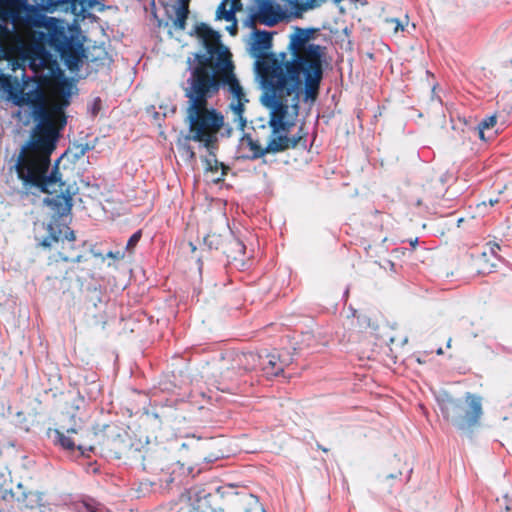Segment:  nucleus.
I'll use <instances>...</instances> for the list:
<instances>
[{
	"instance_id": "f257e3e1",
	"label": "nucleus",
	"mask_w": 512,
	"mask_h": 512,
	"mask_svg": "<svg viewBox=\"0 0 512 512\" xmlns=\"http://www.w3.org/2000/svg\"><path fill=\"white\" fill-rule=\"evenodd\" d=\"M316 29L296 27L290 36L283 61L276 68L284 69L287 95L292 101L315 102L319 96L326 63V47L311 43Z\"/></svg>"
},
{
	"instance_id": "f03ea898",
	"label": "nucleus",
	"mask_w": 512,
	"mask_h": 512,
	"mask_svg": "<svg viewBox=\"0 0 512 512\" xmlns=\"http://www.w3.org/2000/svg\"><path fill=\"white\" fill-rule=\"evenodd\" d=\"M196 35L202 40L206 54L198 56V64L193 69L188 81L204 78L209 82L222 84L232 95L230 107L235 117L244 128L246 120L243 117L244 105L247 102L242 86L235 75V65L230 50L222 44L219 32L206 23L195 26Z\"/></svg>"
},
{
	"instance_id": "7ed1b4c3",
	"label": "nucleus",
	"mask_w": 512,
	"mask_h": 512,
	"mask_svg": "<svg viewBox=\"0 0 512 512\" xmlns=\"http://www.w3.org/2000/svg\"><path fill=\"white\" fill-rule=\"evenodd\" d=\"M272 47V33L256 30L250 47V55L256 59L255 71L263 89L262 101L271 109V124L275 130L289 125L283 117L287 111V87L284 69L276 68L283 61L282 52H269Z\"/></svg>"
},
{
	"instance_id": "20e7f679",
	"label": "nucleus",
	"mask_w": 512,
	"mask_h": 512,
	"mask_svg": "<svg viewBox=\"0 0 512 512\" xmlns=\"http://www.w3.org/2000/svg\"><path fill=\"white\" fill-rule=\"evenodd\" d=\"M60 131H47L42 126L32 128L22 145L14 165L24 188H36L41 192L50 191V186L59 181L57 166L48 173L51 155L56 150Z\"/></svg>"
},
{
	"instance_id": "39448f33",
	"label": "nucleus",
	"mask_w": 512,
	"mask_h": 512,
	"mask_svg": "<svg viewBox=\"0 0 512 512\" xmlns=\"http://www.w3.org/2000/svg\"><path fill=\"white\" fill-rule=\"evenodd\" d=\"M185 97L188 98L187 121L189 135L187 139L203 143L210 149L217 142V134L223 126V116L215 109L208 108V99L216 95L222 84L200 78L188 81Z\"/></svg>"
},
{
	"instance_id": "423d86ee",
	"label": "nucleus",
	"mask_w": 512,
	"mask_h": 512,
	"mask_svg": "<svg viewBox=\"0 0 512 512\" xmlns=\"http://www.w3.org/2000/svg\"><path fill=\"white\" fill-rule=\"evenodd\" d=\"M40 245L47 251V279H69L74 265L87 260L86 243L77 241L75 232L58 220L47 226V235Z\"/></svg>"
},
{
	"instance_id": "0eeeda50",
	"label": "nucleus",
	"mask_w": 512,
	"mask_h": 512,
	"mask_svg": "<svg viewBox=\"0 0 512 512\" xmlns=\"http://www.w3.org/2000/svg\"><path fill=\"white\" fill-rule=\"evenodd\" d=\"M11 18L14 24L23 23L27 26L46 28L47 33H39V40L48 43L59 54L69 70H75L79 67L83 54V44L77 37L68 35L62 27H58L55 19H21L19 11H11Z\"/></svg>"
},
{
	"instance_id": "6e6552de",
	"label": "nucleus",
	"mask_w": 512,
	"mask_h": 512,
	"mask_svg": "<svg viewBox=\"0 0 512 512\" xmlns=\"http://www.w3.org/2000/svg\"><path fill=\"white\" fill-rule=\"evenodd\" d=\"M299 108L300 106L298 100L292 101L291 105L287 103V111L286 115L283 117V120L288 122L289 125L285 126L283 129H274L271 124V113L269 114L268 124L271 128L272 134L266 147H262L259 141L254 140L250 135H244L242 141L246 143V145L252 151V155L248 158L255 160L265 156L266 154H276L284 152L288 149H294L299 145L305 147L307 132L304 131V125L299 127L297 135L292 137L287 135L295 125L299 114Z\"/></svg>"
},
{
	"instance_id": "1a4fd4ad",
	"label": "nucleus",
	"mask_w": 512,
	"mask_h": 512,
	"mask_svg": "<svg viewBox=\"0 0 512 512\" xmlns=\"http://www.w3.org/2000/svg\"><path fill=\"white\" fill-rule=\"evenodd\" d=\"M482 397L467 392L463 399L445 393L438 398L443 418L463 432H471L480 424L483 415Z\"/></svg>"
},
{
	"instance_id": "9d476101",
	"label": "nucleus",
	"mask_w": 512,
	"mask_h": 512,
	"mask_svg": "<svg viewBox=\"0 0 512 512\" xmlns=\"http://www.w3.org/2000/svg\"><path fill=\"white\" fill-rule=\"evenodd\" d=\"M20 103L32 108V115L36 121L33 128L42 126L47 131H61L65 127L67 121L63 110L59 106L48 108L45 92L40 87L24 92Z\"/></svg>"
},
{
	"instance_id": "9b49d317",
	"label": "nucleus",
	"mask_w": 512,
	"mask_h": 512,
	"mask_svg": "<svg viewBox=\"0 0 512 512\" xmlns=\"http://www.w3.org/2000/svg\"><path fill=\"white\" fill-rule=\"evenodd\" d=\"M54 435L55 443L69 452L78 450L81 455H87L94 450L92 433L86 429L61 427L54 430Z\"/></svg>"
},
{
	"instance_id": "f8f14e48",
	"label": "nucleus",
	"mask_w": 512,
	"mask_h": 512,
	"mask_svg": "<svg viewBox=\"0 0 512 512\" xmlns=\"http://www.w3.org/2000/svg\"><path fill=\"white\" fill-rule=\"evenodd\" d=\"M238 364L242 365L245 371H253L261 367L268 376H277L284 371L285 364L275 353L267 354L264 357L253 352L238 355Z\"/></svg>"
},
{
	"instance_id": "ddd939ff",
	"label": "nucleus",
	"mask_w": 512,
	"mask_h": 512,
	"mask_svg": "<svg viewBox=\"0 0 512 512\" xmlns=\"http://www.w3.org/2000/svg\"><path fill=\"white\" fill-rule=\"evenodd\" d=\"M186 498L191 503L194 512H214L224 498L218 493L208 492L204 488L193 487L181 494V499Z\"/></svg>"
},
{
	"instance_id": "4468645a",
	"label": "nucleus",
	"mask_w": 512,
	"mask_h": 512,
	"mask_svg": "<svg viewBox=\"0 0 512 512\" xmlns=\"http://www.w3.org/2000/svg\"><path fill=\"white\" fill-rule=\"evenodd\" d=\"M46 193L52 195L47 197L45 202L56 216H66L71 212L72 195L69 186L62 180L61 175H59V181L51 185L50 191Z\"/></svg>"
},
{
	"instance_id": "2eb2a0df",
	"label": "nucleus",
	"mask_w": 512,
	"mask_h": 512,
	"mask_svg": "<svg viewBox=\"0 0 512 512\" xmlns=\"http://www.w3.org/2000/svg\"><path fill=\"white\" fill-rule=\"evenodd\" d=\"M284 14L278 4L271 0H261L258 12L250 16L252 25L256 22L272 27L283 20Z\"/></svg>"
},
{
	"instance_id": "dca6fc26",
	"label": "nucleus",
	"mask_w": 512,
	"mask_h": 512,
	"mask_svg": "<svg viewBox=\"0 0 512 512\" xmlns=\"http://www.w3.org/2000/svg\"><path fill=\"white\" fill-rule=\"evenodd\" d=\"M467 256L470 259L467 269L471 274H489L496 266L494 260L488 255L487 250H484L478 254L467 253Z\"/></svg>"
},
{
	"instance_id": "f3484780",
	"label": "nucleus",
	"mask_w": 512,
	"mask_h": 512,
	"mask_svg": "<svg viewBox=\"0 0 512 512\" xmlns=\"http://www.w3.org/2000/svg\"><path fill=\"white\" fill-rule=\"evenodd\" d=\"M34 6L45 12H54L57 8L62 7L65 10L68 8L75 9L77 5L83 8L92 7L90 0H32Z\"/></svg>"
},
{
	"instance_id": "a211bd4d",
	"label": "nucleus",
	"mask_w": 512,
	"mask_h": 512,
	"mask_svg": "<svg viewBox=\"0 0 512 512\" xmlns=\"http://www.w3.org/2000/svg\"><path fill=\"white\" fill-rule=\"evenodd\" d=\"M259 507L260 504L257 497L249 494L233 502H228L224 499L220 507L214 512H239L240 510L250 512L252 509Z\"/></svg>"
},
{
	"instance_id": "6ab92c4d",
	"label": "nucleus",
	"mask_w": 512,
	"mask_h": 512,
	"mask_svg": "<svg viewBox=\"0 0 512 512\" xmlns=\"http://www.w3.org/2000/svg\"><path fill=\"white\" fill-rule=\"evenodd\" d=\"M246 247L242 241L236 238L232 232L227 233V240L222 253L233 262L244 263Z\"/></svg>"
},
{
	"instance_id": "aec40b11",
	"label": "nucleus",
	"mask_w": 512,
	"mask_h": 512,
	"mask_svg": "<svg viewBox=\"0 0 512 512\" xmlns=\"http://www.w3.org/2000/svg\"><path fill=\"white\" fill-rule=\"evenodd\" d=\"M55 61L43 46H35L30 51V67L35 70L52 69Z\"/></svg>"
},
{
	"instance_id": "412c9836",
	"label": "nucleus",
	"mask_w": 512,
	"mask_h": 512,
	"mask_svg": "<svg viewBox=\"0 0 512 512\" xmlns=\"http://www.w3.org/2000/svg\"><path fill=\"white\" fill-rule=\"evenodd\" d=\"M106 447L107 452L116 459H121L131 450L130 440L121 435L108 439Z\"/></svg>"
},
{
	"instance_id": "4be33fe9",
	"label": "nucleus",
	"mask_w": 512,
	"mask_h": 512,
	"mask_svg": "<svg viewBox=\"0 0 512 512\" xmlns=\"http://www.w3.org/2000/svg\"><path fill=\"white\" fill-rule=\"evenodd\" d=\"M191 0H176L174 5L175 18L173 19V27L176 30L183 31L186 28L189 16V4Z\"/></svg>"
},
{
	"instance_id": "5701e85b",
	"label": "nucleus",
	"mask_w": 512,
	"mask_h": 512,
	"mask_svg": "<svg viewBox=\"0 0 512 512\" xmlns=\"http://www.w3.org/2000/svg\"><path fill=\"white\" fill-rule=\"evenodd\" d=\"M41 497L37 492H28L18 499V508L21 512H43Z\"/></svg>"
},
{
	"instance_id": "b1692460",
	"label": "nucleus",
	"mask_w": 512,
	"mask_h": 512,
	"mask_svg": "<svg viewBox=\"0 0 512 512\" xmlns=\"http://www.w3.org/2000/svg\"><path fill=\"white\" fill-rule=\"evenodd\" d=\"M231 232L229 229H224V233H216V232H210L204 237V244L210 249V250H217L221 251L223 250L225 246V242L227 240V233Z\"/></svg>"
},
{
	"instance_id": "393cba45",
	"label": "nucleus",
	"mask_w": 512,
	"mask_h": 512,
	"mask_svg": "<svg viewBox=\"0 0 512 512\" xmlns=\"http://www.w3.org/2000/svg\"><path fill=\"white\" fill-rule=\"evenodd\" d=\"M205 165H206V170L207 171H210V172H213V173H216L218 172L219 170H221V174L219 177H217L216 179H214V182L218 183L220 181H223L224 180V177L227 175L228 171H229V167L226 166L224 163L222 162H219L216 158H215V155L212 154V158H206L205 159Z\"/></svg>"
},
{
	"instance_id": "a878e982",
	"label": "nucleus",
	"mask_w": 512,
	"mask_h": 512,
	"mask_svg": "<svg viewBox=\"0 0 512 512\" xmlns=\"http://www.w3.org/2000/svg\"><path fill=\"white\" fill-rule=\"evenodd\" d=\"M229 0H223L217 8L216 17L217 19H224L228 22L235 21V13L237 11H241L242 9H238L233 5L231 1L230 9H227V3Z\"/></svg>"
},
{
	"instance_id": "bb28decb",
	"label": "nucleus",
	"mask_w": 512,
	"mask_h": 512,
	"mask_svg": "<svg viewBox=\"0 0 512 512\" xmlns=\"http://www.w3.org/2000/svg\"><path fill=\"white\" fill-rule=\"evenodd\" d=\"M235 365L229 367L221 372V379L223 382L230 381L233 382L236 380L238 376H241L246 371L244 370L242 365L238 364V356L236 357Z\"/></svg>"
},
{
	"instance_id": "cd10ccee",
	"label": "nucleus",
	"mask_w": 512,
	"mask_h": 512,
	"mask_svg": "<svg viewBox=\"0 0 512 512\" xmlns=\"http://www.w3.org/2000/svg\"><path fill=\"white\" fill-rule=\"evenodd\" d=\"M497 123V114L490 115L486 118H484L479 124H478V135L479 138L483 141H486L487 138L485 137V130L493 128Z\"/></svg>"
},
{
	"instance_id": "c85d7f7f",
	"label": "nucleus",
	"mask_w": 512,
	"mask_h": 512,
	"mask_svg": "<svg viewBox=\"0 0 512 512\" xmlns=\"http://www.w3.org/2000/svg\"><path fill=\"white\" fill-rule=\"evenodd\" d=\"M291 13L296 18L302 17V14L307 11L305 2L303 0H292L289 3Z\"/></svg>"
},
{
	"instance_id": "c756f323",
	"label": "nucleus",
	"mask_w": 512,
	"mask_h": 512,
	"mask_svg": "<svg viewBox=\"0 0 512 512\" xmlns=\"http://www.w3.org/2000/svg\"><path fill=\"white\" fill-rule=\"evenodd\" d=\"M386 25L393 34H396L399 31H404L403 23L397 18L386 19Z\"/></svg>"
},
{
	"instance_id": "7c9ffc66",
	"label": "nucleus",
	"mask_w": 512,
	"mask_h": 512,
	"mask_svg": "<svg viewBox=\"0 0 512 512\" xmlns=\"http://www.w3.org/2000/svg\"><path fill=\"white\" fill-rule=\"evenodd\" d=\"M142 237V231L138 230L136 231L128 240L126 245V250L132 254L134 252L135 247L139 243L140 239Z\"/></svg>"
},
{
	"instance_id": "2f4dec72",
	"label": "nucleus",
	"mask_w": 512,
	"mask_h": 512,
	"mask_svg": "<svg viewBox=\"0 0 512 512\" xmlns=\"http://www.w3.org/2000/svg\"><path fill=\"white\" fill-rule=\"evenodd\" d=\"M485 250H487L488 255L495 260L497 257V252L500 250V245L495 242H488L486 244Z\"/></svg>"
},
{
	"instance_id": "473e14b6",
	"label": "nucleus",
	"mask_w": 512,
	"mask_h": 512,
	"mask_svg": "<svg viewBox=\"0 0 512 512\" xmlns=\"http://www.w3.org/2000/svg\"><path fill=\"white\" fill-rule=\"evenodd\" d=\"M101 104H102V102L99 97L94 99L92 106L90 108V112L93 117H96L97 114L99 113V111L101 110Z\"/></svg>"
},
{
	"instance_id": "72a5a7b5",
	"label": "nucleus",
	"mask_w": 512,
	"mask_h": 512,
	"mask_svg": "<svg viewBox=\"0 0 512 512\" xmlns=\"http://www.w3.org/2000/svg\"><path fill=\"white\" fill-rule=\"evenodd\" d=\"M304 2H305L307 10L314 9L319 6L318 0H306Z\"/></svg>"
},
{
	"instance_id": "f704fd0d",
	"label": "nucleus",
	"mask_w": 512,
	"mask_h": 512,
	"mask_svg": "<svg viewBox=\"0 0 512 512\" xmlns=\"http://www.w3.org/2000/svg\"><path fill=\"white\" fill-rule=\"evenodd\" d=\"M499 202V199L498 198H490L488 203L490 206H494L496 205L497 203Z\"/></svg>"
},
{
	"instance_id": "c9c22d12",
	"label": "nucleus",
	"mask_w": 512,
	"mask_h": 512,
	"mask_svg": "<svg viewBox=\"0 0 512 512\" xmlns=\"http://www.w3.org/2000/svg\"><path fill=\"white\" fill-rule=\"evenodd\" d=\"M118 254H119L118 252L116 254H114L113 252H108L107 256L108 257H115V258L123 257V255L119 256Z\"/></svg>"
},
{
	"instance_id": "e433bc0d",
	"label": "nucleus",
	"mask_w": 512,
	"mask_h": 512,
	"mask_svg": "<svg viewBox=\"0 0 512 512\" xmlns=\"http://www.w3.org/2000/svg\"><path fill=\"white\" fill-rule=\"evenodd\" d=\"M417 243H418V239H417V238H415L414 240H411V241H410V244H411V246H412L413 248H415V246H416V244H417Z\"/></svg>"
},
{
	"instance_id": "4c0bfd02",
	"label": "nucleus",
	"mask_w": 512,
	"mask_h": 512,
	"mask_svg": "<svg viewBox=\"0 0 512 512\" xmlns=\"http://www.w3.org/2000/svg\"><path fill=\"white\" fill-rule=\"evenodd\" d=\"M317 448L321 449L323 452H328V449L325 447H322L320 444H317Z\"/></svg>"
},
{
	"instance_id": "58836bf2",
	"label": "nucleus",
	"mask_w": 512,
	"mask_h": 512,
	"mask_svg": "<svg viewBox=\"0 0 512 512\" xmlns=\"http://www.w3.org/2000/svg\"><path fill=\"white\" fill-rule=\"evenodd\" d=\"M189 246L191 247L192 251L196 250V246L192 242L189 243Z\"/></svg>"
},
{
	"instance_id": "ea45409f",
	"label": "nucleus",
	"mask_w": 512,
	"mask_h": 512,
	"mask_svg": "<svg viewBox=\"0 0 512 512\" xmlns=\"http://www.w3.org/2000/svg\"><path fill=\"white\" fill-rule=\"evenodd\" d=\"M236 31V25L234 24L232 28H230V32L233 34Z\"/></svg>"
},
{
	"instance_id": "a19ab883",
	"label": "nucleus",
	"mask_w": 512,
	"mask_h": 512,
	"mask_svg": "<svg viewBox=\"0 0 512 512\" xmlns=\"http://www.w3.org/2000/svg\"><path fill=\"white\" fill-rule=\"evenodd\" d=\"M436 353H437L438 355H442V354H443V350H442V348H439V349L436 351Z\"/></svg>"
},
{
	"instance_id": "79ce46f5",
	"label": "nucleus",
	"mask_w": 512,
	"mask_h": 512,
	"mask_svg": "<svg viewBox=\"0 0 512 512\" xmlns=\"http://www.w3.org/2000/svg\"><path fill=\"white\" fill-rule=\"evenodd\" d=\"M364 327H369L370 326V322L369 320L367 322H365V324L363 325Z\"/></svg>"
},
{
	"instance_id": "37998d69",
	"label": "nucleus",
	"mask_w": 512,
	"mask_h": 512,
	"mask_svg": "<svg viewBox=\"0 0 512 512\" xmlns=\"http://www.w3.org/2000/svg\"><path fill=\"white\" fill-rule=\"evenodd\" d=\"M447 347H448V348H449V347H451V339H449V340H448V342H447Z\"/></svg>"
},
{
	"instance_id": "c03bdc74",
	"label": "nucleus",
	"mask_w": 512,
	"mask_h": 512,
	"mask_svg": "<svg viewBox=\"0 0 512 512\" xmlns=\"http://www.w3.org/2000/svg\"><path fill=\"white\" fill-rule=\"evenodd\" d=\"M342 1H343V0H334V2H335L336 4H339V3H340V2H342Z\"/></svg>"
},
{
	"instance_id": "a18cd8bd",
	"label": "nucleus",
	"mask_w": 512,
	"mask_h": 512,
	"mask_svg": "<svg viewBox=\"0 0 512 512\" xmlns=\"http://www.w3.org/2000/svg\"><path fill=\"white\" fill-rule=\"evenodd\" d=\"M395 476L393 474H390L387 476V478H394Z\"/></svg>"
},
{
	"instance_id": "49530a36",
	"label": "nucleus",
	"mask_w": 512,
	"mask_h": 512,
	"mask_svg": "<svg viewBox=\"0 0 512 512\" xmlns=\"http://www.w3.org/2000/svg\"><path fill=\"white\" fill-rule=\"evenodd\" d=\"M190 155H191V157H194L195 154L193 151H190Z\"/></svg>"
},
{
	"instance_id": "de8ad7c7",
	"label": "nucleus",
	"mask_w": 512,
	"mask_h": 512,
	"mask_svg": "<svg viewBox=\"0 0 512 512\" xmlns=\"http://www.w3.org/2000/svg\"><path fill=\"white\" fill-rule=\"evenodd\" d=\"M509 509H510V508H509V506H508V505H506V506H505V510H506V511H509Z\"/></svg>"
}]
</instances>
